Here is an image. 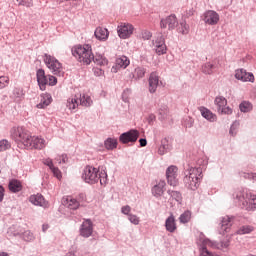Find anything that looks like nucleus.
<instances>
[{
	"label": "nucleus",
	"mask_w": 256,
	"mask_h": 256,
	"mask_svg": "<svg viewBox=\"0 0 256 256\" xmlns=\"http://www.w3.org/2000/svg\"><path fill=\"white\" fill-rule=\"evenodd\" d=\"M233 199L245 211L256 210V194L249 192L246 188H238L234 191Z\"/></svg>",
	"instance_id": "1"
},
{
	"label": "nucleus",
	"mask_w": 256,
	"mask_h": 256,
	"mask_svg": "<svg viewBox=\"0 0 256 256\" xmlns=\"http://www.w3.org/2000/svg\"><path fill=\"white\" fill-rule=\"evenodd\" d=\"M203 179V169L201 167H193L189 164L184 166L183 183L186 189L196 191L199 187V182Z\"/></svg>",
	"instance_id": "2"
},
{
	"label": "nucleus",
	"mask_w": 256,
	"mask_h": 256,
	"mask_svg": "<svg viewBox=\"0 0 256 256\" xmlns=\"http://www.w3.org/2000/svg\"><path fill=\"white\" fill-rule=\"evenodd\" d=\"M10 137L21 149H27V145H31V132L23 126L13 127L10 130Z\"/></svg>",
	"instance_id": "3"
},
{
	"label": "nucleus",
	"mask_w": 256,
	"mask_h": 256,
	"mask_svg": "<svg viewBox=\"0 0 256 256\" xmlns=\"http://www.w3.org/2000/svg\"><path fill=\"white\" fill-rule=\"evenodd\" d=\"M82 179L90 185H94L97 181H100L101 185H105L107 183V172L99 173L97 168L86 166L82 172Z\"/></svg>",
	"instance_id": "4"
},
{
	"label": "nucleus",
	"mask_w": 256,
	"mask_h": 256,
	"mask_svg": "<svg viewBox=\"0 0 256 256\" xmlns=\"http://www.w3.org/2000/svg\"><path fill=\"white\" fill-rule=\"evenodd\" d=\"M72 55L79 63H84V65H90L94 59L93 50L89 44L78 45L72 48Z\"/></svg>",
	"instance_id": "5"
},
{
	"label": "nucleus",
	"mask_w": 256,
	"mask_h": 256,
	"mask_svg": "<svg viewBox=\"0 0 256 256\" xmlns=\"http://www.w3.org/2000/svg\"><path fill=\"white\" fill-rule=\"evenodd\" d=\"M43 61L49 71L53 73V75L63 77V64H61L57 58L51 56L50 54H44Z\"/></svg>",
	"instance_id": "6"
},
{
	"label": "nucleus",
	"mask_w": 256,
	"mask_h": 256,
	"mask_svg": "<svg viewBox=\"0 0 256 256\" xmlns=\"http://www.w3.org/2000/svg\"><path fill=\"white\" fill-rule=\"evenodd\" d=\"M79 105H82V107H91L93 105V99L90 98V96L80 95L79 98L75 96L74 98L68 99L66 107L70 111H75Z\"/></svg>",
	"instance_id": "7"
},
{
	"label": "nucleus",
	"mask_w": 256,
	"mask_h": 256,
	"mask_svg": "<svg viewBox=\"0 0 256 256\" xmlns=\"http://www.w3.org/2000/svg\"><path fill=\"white\" fill-rule=\"evenodd\" d=\"M179 169L177 166H169L166 169V179L168 185L171 187H177L179 185V174H178Z\"/></svg>",
	"instance_id": "8"
},
{
	"label": "nucleus",
	"mask_w": 256,
	"mask_h": 256,
	"mask_svg": "<svg viewBox=\"0 0 256 256\" xmlns=\"http://www.w3.org/2000/svg\"><path fill=\"white\" fill-rule=\"evenodd\" d=\"M139 139V131L136 129H131L128 132H124L120 135L119 141L123 143V145H127V143H135Z\"/></svg>",
	"instance_id": "9"
},
{
	"label": "nucleus",
	"mask_w": 256,
	"mask_h": 256,
	"mask_svg": "<svg viewBox=\"0 0 256 256\" xmlns=\"http://www.w3.org/2000/svg\"><path fill=\"white\" fill-rule=\"evenodd\" d=\"M235 79L238 81H243L244 83H254L255 76L251 72H247L245 69H238L235 71Z\"/></svg>",
	"instance_id": "10"
},
{
	"label": "nucleus",
	"mask_w": 256,
	"mask_h": 256,
	"mask_svg": "<svg viewBox=\"0 0 256 256\" xmlns=\"http://www.w3.org/2000/svg\"><path fill=\"white\" fill-rule=\"evenodd\" d=\"M167 25H168L169 31H173V29H175L177 25H179V22L177 21V16L172 14L160 21L161 29H167Z\"/></svg>",
	"instance_id": "11"
},
{
	"label": "nucleus",
	"mask_w": 256,
	"mask_h": 256,
	"mask_svg": "<svg viewBox=\"0 0 256 256\" xmlns=\"http://www.w3.org/2000/svg\"><path fill=\"white\" fill-rule=\"evenodd\" d=\"M80 235L85 239H88V237H91V235H93V222L91 221V219H86L83 221L80 226Z\"/></svg>",
	"instance_id": "12"
},
{
	"label": "nucleus",
	"mask_w": 256,
	"mask_h": 256,
	"mask_svg": "<svg viewBox=\"0 0 256 256\" xmlns=\"http://www.w3.org/2000/svg\"><path fill=\"white\" fill-rule=\"evenodd\" d=\"M134 27L131 24H121L118 26V36L120 39H129L133 35Z\"/></svg>",
	"instance_id": "13"
},
{
	"label": "nucleus",
	"mask_w": 256,
	"mask_h": 256,
	"mask_svg": "<svg viewBox=\"0 0 256 256\" xmlns=\"http://www.w3.org/2000/svg\"><path fill=\"white\" fill-rule=\"evenodd\" d=\"M36 79L41 91H45L47 89V84L49 83L48 76L45 75V70L40 68L36 71Z\"/></svg>",
	"instance_id": "14"
},
{
	"label": "nucleus",
	"mask_w": 256,
	"mask_h": 256,
	"mask_svg": "<svg viewBox=\"0 0 256 256\" xmlns=\"http://www.w3.org/2000/svg\"><path fill=\"white\" fill-rule=\"evenodd\" d=\"M30 145H26V149H43L45 147V139L39 136L30 135Z\"/></svg>",
	"instance_id": "15"
},
{
	"label": "nucleus",
	"mask_w": 256,
	"mask_h": 256,
	"mask_svg": "<svg viewBox=\"0 0 256 256\" xmlns=\"http://www.w3.org/2000/svg\"><path fill=\"white\" fill-rule=\"evenodd\" d=\"M203 21L207 25H217L219 23V14L214 10H208L204 13Z\"/></svg>",
	"instance_id": "16"
},
{
	"label": "nucleus",
	"mask_w": 256,
	"mask_h": 256,
	"mask_svg": "<svg viewBox=\"0 0 256 256\" xmlns=\"http://www.w3.org/2000/svg\"><path fill=\"white\" fill-rule=\"evenodd\" d=\"M29 201L32 203V205H36L37 207H43L44 209L49 207V203L45 201V197H43L41 194L31 195Z\"/></svg>",
	"instance_id": "17"
},
{
	"label": "nucleus",
	"mask_w": 256,
	"mask_h": 256,
	"mask_svg": "<svg viewBox=\"0 0 256 256\" xmlns=\"http://www.w3.org/2000/svg\"><path fill=\"white\" fill-rule=\"evenodd\" d=\"M233 219H235L233 216H224L221 218L220 227L222 233H229V229H231V226L233 225Z\"/></svg>",
	"instance_id": "18"
},
{
	"label": "nucleus",
	"mask_w": 256,
	"mask_h": 256,
	"mask_svg": "<svg viewBox=\"0 0 256 256\" xmlns=\"http://www.w3.org/2000/svg\"><path fill=\"white\" fill-rule=\"evenodd\" d=\"M167 183L165 180H160L156 185H154L151 189L152 195L154 197H162L163 194L165 193V186Z\"/></svg>",
	"instance_id": "19"
},
{
	"label": "nucleus",
	"mask_w": 256,
	"mask_h": 256,
	"mask_svg": "<svg viewBox=\"0 0 256 256\" xmlns=\"http://www.w3.org/2000/svg\"><path fill=\"white\" fill-rule=\"evenodd\" d=\"M149 93H155L159 87V75L156 72L150 74L149 80Z\"/></svg>",
	"instance_id": "20"
},
{
	"label": "nucleus",
	"mask_w": 256,
	"mask_h": 256,
	"mask_svg": "<svg viewBox=\"0 0 256 256\" xmlns=\"http://www.w3.org/2000/svg\"><path fill=\"white\" fill-rule=\"evenodd\" d=\"M166 231L168 233H175L177 231V223L175 222V216L170 214V216L165 221Z\"/></svg>",
	"instance_id": "21"
},
{
	"label": "nucleus",
	"mask_w": 256,
	"mask_h": 256,
	"mask_svg": "<svg viewBox=\"0 0 256 256\" xmlns=\"http://www.w3.org/2000/svg\"><path fill=\"white\" fill-rule=\"evenodd\" d=\"M40 97H41V100H40V103L37 104V109H45V107H49V105H51V101H53L51 94L44 93V94H41Z\"/></svg>",
	"instance_id": "22"
},
{
	"label": "nucleus",
	"mask_w": 256,
	"mask_h": 256,
	"mask_svg": "<svg viewBox=\"0 0 256 256\" xmlns=\"http://www.w3.org/2000/svg\"><path fill=\"white\" fill-rule=\"evenodd\" d=\"M94 35L98 41H107L109 39V30L103 27L96 28Z\"/></svg>",
	"instance_id": "23"
},
{
	"label": "nucleus",
	"mask_w": 256,
	"mask_h": 256,
	"mask_svg": "<svg viewBox=\"0 0 256 256\" xmlns=\"http://www.w3.org/2000/svg\"><path fill=\"white\" fill-rule=\"evenodd\" d=\"M199 111L202 117H204V119H206L207 121H210V123H214V121H217V116L206 107H200Z\"/></svg>",
	"instance_id": "24"
},
{
	"label": "nucleus",
	"mask_w": 256,
	"mask_h": 256,
	"mask_svg": "<svg viewBox=\"0 0 256 256\" xmlns=\"http://www.w3.org/2000/svg\"><path fill=\"white\" fill-rule=\"evenodd\" d=\"M8 189L11 191V193H19V191L23 190V185L21 184V181L11 179L8 184Z\"/></svg>",
	"instance_id": "25"
},
{
	"label": "nucleus",
	"mask_w": 256,
	"mask_h": 256,
	"mask_svg": "<svg viewBox=\"0 0 256 256\" xmlns=\"http://www.w3.org/2000/svg\"><path fill=\"white\" fill-rule=\"evenodd\" d=\"M169 151H171V144H169V140L167 138H164L158 148V154L165 155V153H169Z\"/></svg>",
	"instance_id": "26"
},
{
	"label": "nucleus",
	"mask_w": 256,
	"mask_h": 256,
	"mask_svg": "<svg viewBox=\"0 0 256 256\" xmlns=\"http://www.w3.org/2000/svg\"><path fill=\"white\" fill-rule=\"evenodd\" d=\"M79 201L75 198L67 197L66 198V207L72 211L79 209Z\"/></svg>",
	"instance_id": "27"
},
{
	"label": "nucleus",
	"mask_w": 256,
	"mask_h": 256,
	"mask_svg": "<svg viewBox=\"0 0 256 256\" xmlns=\"http://www.w3.org/2000/svg\"><path fill=\"white\" fill-rule=\"evenodd\" d=\"M145 73H147V70L144 67L138 66L134 70L133 79L139 81V79H143V77H145Z\"/></svg>",
	"instance_id": "28"
},
{
	"label": "nucleus",
	"mask_w": 256,
	"mask_h": 256,
	"mask_svg": "<svg viewBox=\"0 0 256 256\" xmlns=\"http://www.w3.org/2000/svg\"><path fill=\"white\" fill-rule=\"evenodd\" d=\"M130 63L131 61H129V58H127V56H121L120 58L116 59L117 67H121L122 69H127Z\"/></svg>",
	"instance_id": "29"
},
{
	"label": "nucleus",
	"mask_w": 256,
	"mask_h": 256,
	"mask_svg": "<svg viewBox=\"0 0 256 256\" xmlns=\"http://www.w3.org/2000/svg\"><path fill=\"white\" fill-rule=\"evenodd\" d=\"M217 110L221 111L223 107H226L227 105V99L223 96H217L214 101Z\"/></svg>",
	"instance_id": "30"
},
{
	"label": "nucleus",
	"mask_w": 256,
	"mask_h": 256,
	"mask_svg": "<svg viewBox=\"0 0 256 256\" xmlns=\"http://www.w3.org/2000/svg\"><path fill=\"white\" fill-rule=\"evenodd\" d=\"M167 193L172 199H174V201H177V203L181 205V202L183 201V196L181 195V192L175 190H168Z\"/></svg>",
	"instance_id": "31"
},
{
	"label": "nucleus",
	"mask_w": 256,
	"mask_h": 256,
	"mask_svg": "<svg viewBox=\"0 0 256 256\" xmlns=\"http://www.w3.org/2000/svg\"><path fill=\"white\" fill-rule=\"evenodd\" d=\"M168 113H169V108L167 107V105L160 106V108L158 109V115H159L158 119L160 121L167 119Z\"/></svg>",
	"instance_id": "32"
},
{
	"label": "nucleus",
	"mask_w": 256,
	"mask_h": 256,
	"mask_svg": "<svg viewBox=\"0 0 256 256\" xmlns=\"http://www.w3.org/2000/svg\"><path fill=\"white\" fill-rule=\"evenodd\" d=\"M104 145L106 149L113 151V149H117V139L115 138H108L105 142Z\"/></svg>",
	"instance_id": "33"
},
{
	"label": "nucleus",
	"mask_w": 256,
	"mask_h": 256,
	"mask_svg": "<svg viewBox=\"0 0 256 256\" xmlns=\"http://www.w3.org/2000/svg\"><path fill=\"white\" fill-rule=\"evenodd\" d=\"M214 69L215 65L211 64V62H207L202 66V72L205 73V75H212Z\"/></svg>",
	"instance_id": "34"
},
{
	"label": "nucleus",
	"mask_w": 256,
	"mask_h": 256,
	"mask_svg": "<svg viewBox=\"0 0 256 256\" xmlns=\"http://www.w3.org/2000/svg\"><path fill=\"white\" fill-rule=\"evenodd\" d=\"M152 46L154 47V49L156 47H162L163 49H165V38L163 36H160L158 38H156L153 42H152Z\"/></svg>",
	"instance_id": "35"
},
{
	"label": "nucleus",
	"mask_w": 256,
	"mask_h": 256,
	"mask_svg": "<svg viewBox=\"0 0 256 256\" xmlns=\"http://www.w3.org/2000/svg\"><path fill=\"white\" fill-rule=\"evenodd\" d=\"M239 109L242 113H249L253 109V105L250 102H242L239 105Z\"/></svg>",
	"instance_id": "36"
},
{
	"label": "nucleus",
	"mask_w": 256,
	"mask_h": 256,
	"mask_svg": "<svg viewBox=\"0 0 256 256\" xmlns=\"http://www.w3.org/2000/svg\"><path fill=\"white\" fill-rule=\"evenodd\" d=\"M178 31L179 33H182V35H187L189 33V26L185 20L180 22Z\"/></svg>",
	"instance_id": "37"
},
{
	"label": "nucleus",
	"mask_w": 256,
	"mask_h": 256,
	"mask_svg": "<svg viewBox=\"0 0 256 256\" xmlns=\"http://www.w3.org/2000/svg\"><path fill=\"white\" fill-rule=\"evenodd\" d=\"M11 149V142L7 139L0 140V153Z\"/></svg>",
	"instance_id": "38"
},
{
	"label": "nucleus",
	"mask_w": 256,
	"mask_h": 256,
	"mask_svg": "<svg viewBox=\"0 0 256 256\" xmlns=\"http://www.w3.org/2000/svg\"><path fill=\"white\" fill-rule=\"evenodd\" d=\"M190 220H191V212L189 211H185L179 217L180 223H189Z\"/></svg>",
	"instance_id": "39"
},
{
	"label": "nucleus",
	"mask_w": 256,
	"mask_h": 256,
	"mask_svg": "<svg viewBox=\"0 0 256 256\" xmlns=\"http://www.w3.org/2000/svg\"><path fill=\"white\" fill-rule=\"evenodd\" d=\"M23 95H25L23 93V88H14L13 89V92H12L13 99H21V97H23Z\"/></svg>",
	"instance_id": "40"
},
{
	"label": "nucleus",
	"mask_w": 256,
	"mask_h": 256,
	"mask_svg": "<svg viewBox=\"0 0 256 256\" xmlns=\"http://www.w3.org/2000/svg\"><path fill=\"white\" fill-rule=\"evenodd\" d=\"M253 231V227L251 226H242L238 231V235H248Z\"/></svg>",
	"instance_id": "41"
},
{
	"label": "nucleus",
	"mask_w": 256,
	"mask_h": 256,
	"mask_svg": "<svg viewBox=\"0 0 256 256\" xmlns=\"http://www.w3.org/2000/svg\"><path fill=\"white\" fill-rule=\"evenodd\" d=\"M237 129H239V121H234L230 127L229 134L235 137L237 135Z\"/></svg>",
	"instance_id": "42"
},
{
	"label": "nucleus",
	"mask_w": 256,
	"mask_h": 256,
	"mask_svg": "<svg viewBox=\"0 0 256 256\" xmlns=\"http://www.w3.org/2000/svg\"><path fill=\"white\" fill-rule=\"evenodd\" d=\"M92 61H94V63H96V65H100V67H103V65H107V59L103 58V56H98L94 59H92Z\"/></svg>",
	"instance_id": "43"
},
{
	"label": "nucleus",
	"mask_w": 256,
	"mask_h": 256,
	"mask_svg": "<svg viewBox=\"0 0 256 256\" xmlns=\"http://www.w3.org/2000/svg\"><path fill=\"white\" fill-rule=\"evenodd\" d=\"M22 238L24 239V241H33V239H35L32 232L29 230H26L25 232H23Z\"/></svg>",
	"instance_id": "44"
},
{
	"label": "nucleus",
	"mask_w": 256,
	"mask_h": 256,
	"mask_svg": "<svg viewBox=\"0 0 256 256\" xmlns=\"http://www.w3.org/2000/svg\"><path fill=\"white\" fill-rule=\"evenodd\" d=\"M9 85V77L0 76V89H5Z\"/></svg>",
	"instance_id": "45"
},
{
	"label": "nucleus",
	"mask_w": 256,
	"mask_h": 256,
	"mask_svg": "<svg viewBox=\"0 0 256 256\" xmlns=\"http://www.w3.org/2000/svg\"><path fill=\"white\" fill-rule=\"evenodd\" d=\"M195 123V120L192 117L187 116L184 118V126H186L188 129H191Z\"/></svg>",
	"instance_id": "46"
},
{
	"label": "nucleus",
	"mask_w": 256,
	"mask_h": 256,
	"mask_svg": "<svg viewBox=\"0 0 256 256\" xmlns=\"http://www.w3.org/2000/svg\"><path fill=\"white\" fill-rule=\"evenodd\" d=\"M218 113H220V115H231V113H233V109H231L229 106H223Z\"/></svg>",
	"instance_id": "47"
},
{
	"label": "nucleus",
	"mask_w": 256,
	"mask_h": 256,
	"mask_svg": "<svg viewBox=\"0 0 256 256\" xmlns=\"http://www.w3.org/2000/svg\"><path fill=\"white\" fill-rule=\"evenodd\" d=\"M23 7H33V0H16Z\"/></svg>",
	"instance_id": "48"
},
{
	"label": "nucleus",
	"mask_w": 256,
	"mask_h": 256,
	"mask_svg": "<svg viewBox=\"0 0 256 256\" xmlns=\"http://www.w3.org/2000/svg\"><path fill=\"white\" fill-rule=\"evenodd\" d=\"M128 220L133 225H139V217H137V215H135V214H129Z\"/></svg>",
	"instance_id": "49"
},
{
	"label": "nucleus",
	"mask_w": 256,
	"mask_h": 256,
	"mask_svg": "<svg viewBox=\"0 0 256 256\" xmlns=\"http://www.w3.org/2000/svg\"><path fill=\"white\" fill-rule=\"evenodd\" d=\"M47 85H49L50 87H53V86L57 85V77L48 75Z\"/></svg>",
	"instance_id": "50"
},
{
	"label": "nucleus",
	"mask_w": 256,
	"mask_h": 256,
	"mask_svg": "<svg viewBox=\"0 0 256 256\" xmlns=\"http://www.w3.org/2000/svg\"><path fill=\"white\" fill-rule=\"evenodd\" d=\"M154 49L157 55H165V53H167V46H164V48L162 46H158Z\"/></svg>",
	"instance_id": "51"
},
{
	"label": "nucleus",
	"mask_w": 256,
	"mask_h": 256,
	"mask_svg": "<svg viewBox=\"0 0 256 256\" xmlns=\"http://www.w3.org/2000/svg\"><path fill=\"white\" fill-rule=\"evenodd\" d=\"M50 171H52L54 177H56V179H61L62 175H61V170H59V168L57 167H53L52 169H50Z\"/></svg>",
	"instance_id": "52"
},
{
	"label": "nucleus",
	"mask_w": 256,
	"mask_h": 256,
	"mask_svg": "<svg viewBox=\"0 0 256 256\" xmlns=\"http://www.w3.org/2000/svg\"><path fill=\"white\" fill-rule=\"evenodd\" d=\"M43 163H44V165L49 167L50 170H52L55 167V165L53 164V159H51V158L44 159Z\"/></svg>",
	"instance_id": "53"
},
{
	"label": "nucleus",
	"mask_w": 256,
	"mask_h": 256,
	"mask_svg": "<svg viewBox=\"0 0 256 256\" xmlns=\"http://www.w3.org/2000/svg\"><path fill=\"white\" fill-rule=\"evenodd\" d=\"M197 165H198V167H201V169H202V171H203V169H205V167H207V160H205V159H203V158H200V159H198L197 160Z\"/></svg>",
	"instance_id": "54"
},
{
	"label": "nucleus",
	"mask_w": 256,
	"mask_h": 256,
	"mask_svg": "<svg viewBox=\"0 0 256 256\" xmlns=\"http://www.w3.org/2000/svg\"><path fill=\"white\" fill-rule=\"evenodd\" d=\"M244 179H252V181H256V173H244Z\"/></svg>",
	"instance_id": "55"
},
{
	"label": "nucleus",
	"mask_w": 256,
	"mask_h": 256,
	"mask_svg": "<svg viewBox=\"0 0 256 256\" xmlns=\"http://www.w3.org/2000/svg\"><path fill=\"white\" fill-rule=\"evenodd\" d=\"M121 213H123V215H128L129 217V213H131V206L129 205L123 206L121 208Z\"/></svg>",
	"instance_id": "56"
},
{
	"label": "nucleus",
	"mask_w": 256,
	"mask_h": 256,
	"mask_svg": "<svg viewBox=\"0 0 256 256\" xmlns=\"http://www.w3.org/2000/svg\"><path fill=\"white\" fill-rule=\"evenodd\" d=\"M151 37H153V34H151V32L149 31H144L142 33V38L144 39V41H149Z\"/></svg>",
	"instance_id": "57"
},
{
	"label": "nucleus",
	"mask_w": 256,
	"mask_h": 256,
	"mask_svg": "<svg viewBox=\"0 0 256 256\" xmlns=\"http://www.w3.org/2000/svg\"><path fill=\"white\" fill-rule=\"evenodd\" d=\"M76 253H77V247L72 246L68 251V253L66 254V256H77Z\"/></svg>",
	"instance_id": "58"
},
{
	"label": "nucleus",
	"mask_w": 256,
	"mask_h": 256,
	"mask_svg": "<svg viewBox=\"0 0 256 256\" xmlns=\"http://www.w3.org/2000/svg\"><path fill=\"white\" fill-rule=\"evenodd\" d=\"M5 199V188L0 185V203Z\"/></svg>",
	"instance_id": "59"
},
{
	"label": "nucleus",
	"mask_w": 256,
	"mask_h": 256,
	"mask_svg": "<svg viewBox=\"0 0 256 256\" xmlns=\"http://www.w3.org/2000/svg\"><path fill=\"white\" fill-rule=\"evenodd\" d=\"M94 75H96V77H101V75H103V70L101 68H95Z\"/></svg>",
	"instance_id": "60"
},
{
	"label": "nucleus",
	"mask_w": 256,
	"mask_h": 256,
	"mask_svg": "<svg viewBox=\"0 0 256 256\" xmlns=\"http://www.w3.org/2000/svg\"><path fill=\"white\" fill-rule=\"evenodd\" d=\"M156 117L154 114H150L148 117V123L149 125H153V122L155 121Z\"/></svg>",
	"instance_id": "61"
},
{
	"label": "nucleus",
	"mask_w": 256,
	"mask_h": 256,
	"mask_svg": "<svg viewBox=\"0 0 256 256\" xmlns=\"http://www.w3.org/2000/svg\"><path fill=\"white\" fill-rule=\"evenodd\" d=\"M139 143H140V147H147V139L140 138Z\"/></svg>",
	"instance_id": "62"
},
{
	"label": "nucleus",
	"mask_w": 256,
	"mask_h": 256,
	"mask_svg": "<svg viewBox=\"0 0 256 256\" xmlns=\"http://www.w3.org/2000/svg\"><path fill=\"white\" fill-rule=\"evenodd\" d=\"M221 246L224 247L225 249H227V247H229V240H223L221 242Z\"/></svg>",
	"instance_id": "63"
},
{
	"label": "nucleus",
	"mask_w": 256,
	"mask_h": 256,
	"mask_svg": "<svg viewBox=\"0 0 256 256\" xmlns=\"http://www.w3.org/2000/svg\"><path fill=\"white\" fill-rule=\"evenodd\" d=\"M47 229H49V225L43 224L42 225V230L44 231V233H45V231H47Z\"/></svg>",
	"instance_id": "64"
}]
</instances>
